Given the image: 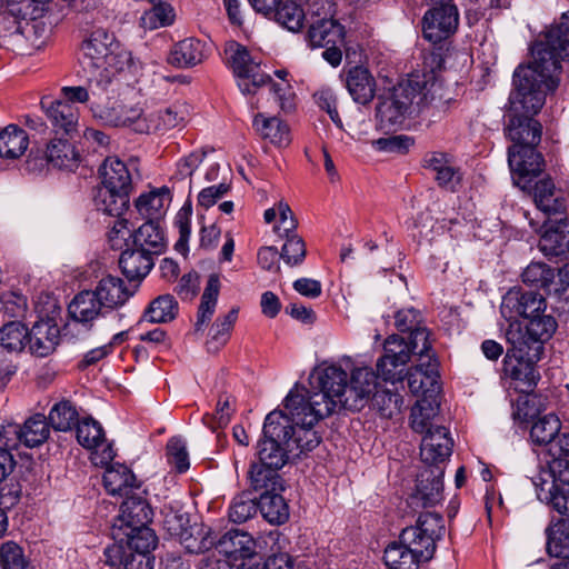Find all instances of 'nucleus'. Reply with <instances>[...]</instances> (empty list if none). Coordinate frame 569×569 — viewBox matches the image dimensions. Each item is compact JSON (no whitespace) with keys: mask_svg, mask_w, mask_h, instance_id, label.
Here are the masks:
<instances>
[{"mask_svg":"<svg viewBox=\"0 0 569 569\" xmlns=\"http://www.w3.org/2000/svg\"><path fill=\"white\" fill-rule=\"evenodd\" d=\"M513 87L509 96L510 110L506 127L508 138L513 142L509 149L537 147L541 140L542 126L533 117L540 111L546 96L556 89H549L541 78L533 76L529 79L517 77L513 72Z\"/></svg>","mask_w":569,"mask_h":569,"instance_id":"obj_1","label":"nucleus"},{"mask_svg":"<svg viewBox=\"0 0 569 569\" xmlns=\"http://www.w3.org/2000/svg\"><path fill=\"white\" fill-rule=\"evenodd\" d=\"M80 63L92 74V93L96 94L101 87L116 86L117 76L131 67L132 54L113 32L97 28L81 43Z\"/></svg>","mask_w":569,"mask_h":569,"instance_id":"obj_2","label":"nucleus"},{"mask_svg":"<svg viewBox=\"0 0 569 569\" xmlns=\"http://www.w3.org/2000/svg\"><path fill=\"white\" fill-rule=\"evenodd\" d=\"M316 379L318 392L326 396L327 402H332L335 410H361L378 390V373L369 367L353 369L348 382V375L341 367L328 365L318 369Z\"/></svg>","mask_w":569,"mask_h":569,"instance_id":"obj_3","label":"nucleus"},{"mask_svg":"<svg viewBox=\"0 0 569 569\" xmlns=\"http://www.w3.org/2000/svg\"><path fill=\"white\" fill-rule=\"evenodd\" d=\"M532 61L516 68L517 77L537 76L549 89H557L560 82L561 61L569 57V10L531 46Z\"/></svg>","mask_w":569,"mask_h":569,"instance_id":"obj_4","label":"nucleus"},{"mask_svg":"<svg viewBox=\"0 0 569 569\" xmlns=\"http://www.w3.org/2000/svg\"><path fill=\"white\" fill-rule=\"evenodd\" d=\"M284 409L290 452L299 450L303 453L318 447L321 437L313 427L335 411L332 402H327L326 396L319 392L307 398L303 393L291 390L284 399Z\"/></svg>","mask_w":569,"mask_h":569,"instance_id":"obj_5","label":"nucleus"},{"mask_svg":"<svg viewBox=\"0 0 569 569\" xmlns=\"http://www.w3.org/2000/svg\"><path fill=\"white\" fill-rule=\"evenodd\" d=\"M181 546L190 555L204 553L217 549L231 558L254 559L267 548L264 536H178Z\"/></svg>","mask_w":569,"mask_h":569,"instance_id":"obj_6","label":"nucleus"},{"mask_svg":"<svg viewBox=\"0 0 569 569\" xmlns=\"http://www.w3.org/2000/svg\"><path fill=\"white\" fill-rule=\"evenodd\" d=\"M289 430L282 411L273 410L267 415L262 428V438L258 442L257 460L262 466L282 469L288 460L290 447Z\"/></svg>","mask_w":569,"mask_h":569,"instance_id":"obj_7","label":"nucleus"},{"mask_svg":"<svg viewBox=\"0 0 569 569\" xmlns=\"http://www.w3.org/2000/svg\"><path fill=\"white\" fill-rule=\"evenodd\" d=\"M224 54L241 93H259L269 81V74L261 72L260 64L253 60L248 49L237 41H229L226 43Z\"/></svg>","mask_w":569,"mask_h":569,"instance_id":"obj_8","label":"nucleus"},{"mask_svg":"<svg viewBox=\"0 0 569 569\" xmlns=\"http://www.w3.org/2000/svg\"><path fill=\"white\" fill-rule=\"evenodd\" d=\"M507 340L511 348L507 350L503 359L506 375L522 382L528 389L535 388L539 380L535 362L539 360L540 352L527 348V342L520 341L515 333H507Z\"/></svg>","mask_w":569,"mask_h":569,"instance_id":"obj_9","label":"nucleus"},{"mask_svg":"<svg viewBox=\"0 0 569 569\" xmlns=\"http://www.w3.org/2000/svg\"><path fill=\"white\" fill-rule=\"evenodd\" d=\"M77 440L86 449L90 450V460L94 466L110 463L116 452L112 443L104 437L102 426L92 418H84L77 423Z\"/></svg>","mask_w":569,"mask_h":569,"instance_id":"obj_10","label":"nucleus"},{"mask_svg":"<svg viewBox=\"0 0 569 569\" xmlns=\"http://www.w3.org/2000/svg\"><path fill=\"white\" fill-rule=\"evenodd\" d=\"M144 493H138L126 498L121 505L113 528L128 530L127 533H154L150 528L153 519V510L143 498Z\"/></svg>","mask_w":569,"mask_h":569,"instance_id":"obj_11","label":"nucleus"},{"mask_svg":"<svg viewBox=\"0 0 569 569\" xmlns=\"http://www.w3.org/2000/svg\"><path fill=\"white\" fill-rule=\"evenodd\" d=\"M408 350L403 338L397 335L389 336L383 345V356L376 365L378 376L392 385L402 381V372L410 360Z\"/></svg>","mask_w":569,"mask_h":569,"instance_id":"obj_12","label":"nucleus"},{"mask_svg":"<svg viewBox=\"0 0 569 569\" xmlns=\"http://www.w3.org/2000/svg\"><path fill=\"white\" fill-rule=\"evenodd\" d=\"M458 21V10L451 2L432 4L423 16V37L435 44L441 42L455 32Z\"/></svg>","mask_w":569,"mask_h":569,"instance_id":"obj_13","label":"nucleus"},{"mask_svg":"<svg viewBox=\"0 0 569 569\" xmlns=\"http://www.w3.org/2000/svg\"><path fill=\"white\" fill-rule=\"evenodd\" d=\"M540 251L548 257L567 259L569 257V220L561 219L549 226L540 237ZM561 281L569 286V263L559 271Z\"/></svg>","mask_w":569,"mask_h":569,"instance_id":"obj_14","label":"nucleus"},{"mask_svg":"<svg viewBox=\"0 0 569 569\" xmlns=\"http://www.w3.org/2000/svg\"><path fill=\"white\" fill-rule=\"evenodd\" d=\"M93 290H82L77 293L68 306V312L71 322L68 325L69 330H83L86 333L91 331L93 322L106 317L107 313Z\"/></svg>","mask_w":569,"mask_h":569,"instance_id":"obj_15","label":"nucleus"},{"mask_svg":"<svg viewBox=\"0 0 569 569\" xmlns=\"http://www.w3.org/2000/svg\"><path fill=\"white\" fill-rule=\"evenodd\" d=\"M412 99L403 90H393L389 96L379 98L376 118L382 130H396L406 120Z\"/></svg>","mask_w":569,"mask_h":569,"instance_id":"obj_16","label":"nucleus"},{"mask_svg":"<svg viewBox=\"0 0 569 569\" xmlns=\"http://www.w3.org/2000/svg\"><path fill=\"white\" fill-rule=\"evenodd\" d=\"M557 329V322L552 316L540 313L528 319V322L521 327L510 329L507 333H515L520 341L527 342V348L541 352L543 342L548 341Z\"/></svg>","mask_w":569,"mask_h":569,"instance_id":"obj_17","label":"nucleus"},{"mask_svg":"<svg viewBox=\"0 0 569 569\" xmlns=\"http://www.w3.org/2000/svg\"><path fill=\"white\" fill-rule=\"evenodd\" d=\"M452 447L453 440L446 427L436 426L435 428H429L420 446L421 460L436 468L450 458Z\"/></svg>","mask_w":569,"mask_h":569,"instance_id":"obj_18","label":"nucleus"},{"mask_svg":"<svg viewBox=\"0 0 569 569\" xmlns=\"http://www.w3.org/2000/svg\"><path fill=\"white\" fill-rule=\"evenodd\" d=\"M103 486L111 496L130 497L138 493H147L129 467L122 463L104 465Z\"/></svg>","mask_w":569,"mask_h":569,"instance_id":"obj_19","label":"nucleus"},{"mask_svg":"<svg viewBox=\"0 0 569 569\" xmlns=\"http://www.w3.org/2000/svg\"><path fill=\"white\" fill-rule=\"evenodd\" d=\"M0 432L4 433V438L10 442L16 441V447L19 442H23L26 447L33 448L43 443L49 437V425L43 415H34L30 417L23 425H8L2 427Z\"/></svg>","mask_w":569,"mask_h":569,"instance_id":"obj_20","label":"nucleus"},{"mask_svg":"<svg viewBox=\"0 0 569 569\" xmlns=\"http://www.w3.org/2000/svg\"><path fill=\"white\" fill-rule=\"evenodd\" d=\"M546 310L545 298L536 292H509L501 302V313L508 319L522 317L530 319Z\"/></svg>","mask_w":569,"mask_h":569,"instance_id":"obj_21","label":"nucleus"},{"mask_svg":"<svg viewBox=\"0 0 569 569\" xmlns=\"http://www.w3.org/2000/svg\"><path fill=\"white\" fill-rule=\"evenodd\" d=\"M93 291L100 301L99 306L109 315L129 301L136 292V287L129 288L121 278L107 276L99 280Z\"/></svg>","mask_w":569,"mask_h":569,"instance_id":"obj_22","label":"nucleus"},{"mask_svg":"<svg viewBox=\"0 0 569 569\" xmlns=\"http://www.w3.org/2000/svg\"><path fill=\"white\" fill-rule=\"evenodd\" d=\"M443 470L440 467L422 471L411 495V503L423 508L439 503L443 496Z\"/></svg>","mask_w":569,"mask_h":569,"instance_id":"obj_23","label":"nucleus"},{"mask_svg":"<svg viewBox=\"0 0 569 569\" xmlns=\"http://www.w3.org/2000/svg\"><path fill=\"white\" fill-rule=\"evenodd\" d=\"M308 46L312 49L330 44H345V27L332 18H322L312 22L306 36Z\"/></svg>","mask_w":569,"mask_h":569,"instance_id":"obj_24","label":"nucleus"},{"mask_svg":"<svg viewBox=\"0 0 569 569\" xmlns=\"http://www.w3.org/2000/svg\"><path fill=\"white\" fill-rule=\"evenodd\" d=\"M41 106L57 133L62 131L69 136L77 130L80 116L78 107L62 100L51 101L49 106L41 100Z\"/></svg>","mask_w":569,"mask_h":569,"instance_id":"obj_25","label":"nucleus"},{"mask_svg":"<svg viewBox=\"0 0 569 569\" xmlns=\"http://www.w3.org/2000/svg\"><path fill=\"white\" fill-rule=\"evenodd\" d=\"M537 147L508 149L510 170L521 179L537 177L543 169V158Z\"/></svg>","mask_w":569,"mask_h":569,"instance_id":"obj_26","label":"nucleus"},{"mask_svg":"<svg viewBox=\"0 0 569 569\" xmlns=\"http://www.w3.org/2000/svg\"><path fill=\"white\" fill-rule=\"evenodd\" d=\"M207 57L206 43L196 38H186L170 50L168 62L178 68H191Z\"/></svg>","mask_w":569,"mask_h":569,"instance_id":"obj_27","label":"nucleus"},{"mask_svg":"<svg viewBox=\"0 0 569 569\" xmlns=\"http://www.w3.org/2000/svg\"><path fill=\"white\" fill-rule=\"evenodd\" d=\"M101 184L106 188L116 189L130 196L132 190V178L128 167L118 158H107L100 167ZM120 198V194H116Z\"/></svg>","mask_w":569,"mask_h":569,"instance_id":"obj_28","label":"nucleus"},{"mask_svg":"<svg viewBox=\"0 0 569 569\" xmlns=\"http://www.w3.org/2000/svg\"><path fill=\"white\" fill-rule=\"evenodd\" d=\"M252 127L262 139L277 147H287L291 141L288 124L278 117H267L258 112L253 116Z\"/></svg>","mask_w":569,"mask_h":569,"instance_id":"obj_29","label":"nucleus"},{"mask_svg":"<svg viewBox=\"0 0 569 569\" xmlns=\"http://www.w3.org/2000/svg\"><path fill=\"white\" fill-rule=\"evenodd\" d=\"M46 158L53 167L69 171L76 170L80 163L79 151L72 142L62 137L49 141Z\"/></svg>","mask_w":569,"mask_h":569,"instance_id":"obj_30","label":"nucleus"},{"mask_svg":"<svg viewBox=\"0 0 569 569\" xmlns=\"http://www.w3.org/2000/svg\"><path fill=\"white\" fill-rule=\"evenodd\" d=\"M438 378V363L429 359L427 365L420 363L408 370L406 375L408 388L415 396L427 398L428 392H433Z\"/></svg>","mask_w":569,"mask_h":569,"instance_id":"obj_31","label":"nucleus"},{"mask_svg":"<svg viewBox=\"0 0 569 569\" xmlns=\"http://www.w3.org/2000/svg\"><path fill=\"white\" fill-rule=\"evenodd\" d=\"M153 264V257L137 247L126 249L119 258V267L129 281L142 280Z\"/></svg>","mask_w":569,"mask_h":569,"instance_id":"obj_32","label":"nucleus"},{"mask_svg":"<svg viewBox=\"0 0 569 569\" xmlns=\"http://www.w3.org/2000/svg\"><path fill=\"white\" fill-rule=\"evenodd\" d=\"M347 89L355 102L367 104L375 97L376 81L367 68L356 66L347 74Z\"/></svg>","mask_w":569,"mask_h":569,"instance_id":"obj_33","label":"nucleus"},{"mask_svg":"<svg viewBox=\"0 0 569 569\" xmlns=\"http://www.w3.org/2000/svg\"><path fill=\"white\" fill-rule=\"evenodd\" d=\"M171 200L170 189L162 186L140 194L134 204L142 217L153 221V219H158L166 213Z\"/></svg>","mask_w":569,"mask_h":569,"instance_id":"obj_34","label":"nucleus"},{"mask_svg":"<svg viewBox=\"0 0 569 569\" xmlns=\"http://www.w3.org/2000/svg\"><path fill=\"white\" fill-rule=\"evenodd\" d=\"M133 246L149 253L159 256L167 248L163 230L152 220H148L132 234Z\"/></svg>","mask_w":569,"mask_h":569,"instance_id":"obj_35","label":"nucleus"},{"mask_svg":"<svg viewBox=\"0 0 569 569\" xmlns=\"http://www.w3.org/2000/svg\"><path fill=\"white\" fill-rule=\"evenodd\" d=\"M279 471L252 461L249 469L250 488L259 496L272 491H283V479Z\"/></svg>","mask_w":569,"mask_h":569,"instance_id":"obj_36","label":"nucleus"},{"mask_svg":"<svg viewBox=\"0 0 569 569\" xmlns=\"http://www.w3.org/2000/svg\"><path fill=\"white\" fill-rule=\"evenodd\" d=\"M533 200L537 208L548 216L561 213L566 208L563 197L556 190L555 183L550 178L536 182Z\"/></svg>","mask_w":569,"mask_h":569,"instance_id":"obj_37","label":"nucleus"},{"mask_svg":"<svg viewBox=\"0 0 569 569\" xmlns=\"http://www.w3.org/2000/svg\"><path fill=\"white\" fill-rule=\"evenodd\" d=\"M29 146V137L26 131L16 124L7 126L0 132V157L17 159L21 157Z\"/></svg>","mask_w":569,"mask_h":569,"instance_id":"obj_38","label":"nucleus"},{"mask_svg":"<svg viewBox=\"0 0 569 569\" xmlns=\"http://www.w3.org/2000/svg\"><path fill=\"white\" fill-rule=\"evenodd\" d=\"M111 94L112 93H108V98L104 94L101 99L91 101V112L93 117L111 127H120L121 123H130L129 118H122L128 107L117 101H111Z\"/></svg>","mask_w":569,"mask_h":569,"instance_id":"obj_39","label":"nucleus"},{"mask_svg":"<svg viewBox=\"0 0 569 569\" xmlns=\"http://www.w3.org/2000/svg\"><path fill=\"white\" fill-rule=\"evenodd\" d=\"M220 291V278L218 274L212 273L209 276L207 286L201 296L200 306L197 313L196 330H203L204 326L211 320Z\"/></svg>","mask_w":569,"mask_h":569,"instance_id":"obj_40","label":"nucleus"},{"mask_svg":"<svg viewBox=\"0 0 569 569\" xmlns=\"http://www.w3.org/2000/svg\"><path fill=\"white\" fill-rule=\"evenodd\" d=\"M282 491H272L259 496L258 509L271 525H282L289 519V507L281 496Z\"/></svg>","mask_w":569,"mask_h":569,"instance_id":"obj_41","label":"nucleus"},{"mask_svg":"<svg viewBox=\"0 0 569 569\" xmlns=\"http://www.w3.org/2000/svg\"><path fill=\"white\" fill-rule=\"evenodd\" d=\"M116 192V189L102 184L98 187L93 198L96 209L111 217H120L129 206V194L119 191L118 198Z\"/></svg>","mask_w":569,"mask_h":569,"instance_id":"obj_42","label":"nucleus"},{"mask_svg":"<svg viewBox=\"0 0 569 569\" xmlns=\"http://www.w3.org/2000/svg\"><path fill=\"white\" fill-rule=\"evenodd\" d=\"M188 114L187 108L180 103H173L149 113L150 133L166 131L179 126Z\"/></svg>","mask_w":569,"mask_h":569,"instance_id":"obj_43","label":"nucleus"},{"mask_svg":"<svg viewBox=\"0 0 569 569\" xmlns=\"http://www.w3.org/2000/svg\"><path fill=\"white\" fill-rule=\"evenodd\" d=\"M198 517L191 516L190 513L181 509H170L164 515L163 527L167 533H212L210 528L206 529L203 525L197 529Z\"/></svg>","mask_w":569,"mask_h":569,"instance_id":"obj_44","label":"nucleus"},{"mask_svg":"<svg viewBox=\"0 0 569 569\" xmlns=\"http://www.w3.org/2000/svg\"><path fill=\"white\" fill-rule=\"evenodd\" d=\"M238 318V309L233 308L222 317H218L209 331L207 350L219 351L230 339L231 331Z\"/></svg>","mask_w":569,"mask_h":569,"instance_id":"obj_45","label":"nucleus"},{"mask_svg":"<svg viewBox=\"0 0 569 569\" xmlns=\"http://www.w3.org/2000/svg\"><path fill=\"white\" fill-rule=\"evenodd\" d=\"M274 74L281 82H274L269 76V81L264 83L263 88H268L269 93L273 97L279 108L286 112L291 111L296 107V93L292 86L287 80L288 71L284 69L277 70Z\"/></svg>","mask_w":569,"mask_h":569,"instance_id":"obj_46","label":"nucleus"},{"mask_svg":"<svg viewBox=\"0 0 569 569\" xmlns=\"http://www.w3.org/2000/svg\"><path fill=\"white\" fill-rule=\"evenodd\" d=\"M178 302L171 295H162L153 299L143 313V320L150 323L169 322L178 315Z\"/></svg>","mask_w":569,"mask_h":569,"instance_id":"obj_47","label":"nucleus"},{"mask_svg":"<svg viewBox=\"0 0 569 569\" xmlns=\"http://www.w3.org/2000/svg\"><path fill=\"white\" fill-rule=\"evenodd\" d=\"M48 420L53 429L69 431L79 422V413L69 400H61L51 408Z\"/></svg>","mask_w":569,"mask_h":569,"instance_id":"obj_48","label":"nucleus"},{"mask_svg":"<svg viewBox=\"0 0 569 569\" xmlns=\"http://www.w3.org/2000/svg\"><path fill=\"white\" fill-rule=\"evenodd\" d=\"M560 428L559 418L553 413H548L535 421L530 429V438L536 445L549 447Z\"/></svg>","mask_w":569,"mask_h":569,"instance_id":"obj_49","label":"nucleus"},{"mask_svg":"<svg viewBox=\"0 0 569 569\" xmlns=\"http://www.w3.org/2000/svg\"><path fill=\"white\" fill-rule=\"evenodd\" d=\"M372 407L383 418H392L399 415L403 407L402 396L390 389H378L371 398Z\"/></svg>","mask_w":569,"mask_h":569,"instance_id":"obj_50","label":"nucleus"},{"mask_svg":"<svg viewBox=\"0 0 569 569\" xmlns=\"http://www.w3.org/2000/svg\"><path fill=\"white\" fill-rule=\"evenodd\" d=\"M92 74H90L88 80V87L83 86H66L61 88V96L63 97L64 102L69 103H86L89 102L91 106V101L96 99H101L102 96H107L108 93H114V87H101V91L99 93H92Z\"/></svg>","mask_w":569,"mask_h":569,"instance_id":"obj_51","label":"nucleus"},{"mask_svg":"<svg viewBox=\"0 0 569 569\" xmlns=\"http://www.w3.org/2000/svg\"><path fill=\"white\" fill-rule=\"evenodd\" d=\"M271 18H274L280 26L289 31L297 32L303 26L305 12L303 9L293 1H281Z\"/></svg>","mask_w":569,"mask_h":569,"instance_id":"obj_52","label":"nucleus"},{"mask_svg":"<svg viewBox=\"0 0 569 569\" xmlns=\"http://www.w3.org/2000/svg\"><path fill=\"white\" fill-rule=\"evenodd\" d=\"M438 413V406L433 405L428 398L417 400L411 409L410 426L413 431L422 433L427 432L429 428H435L431 420Z\"/></svg>","mask_w":569,"mask_h":569,"instance_id":"obj_53","label":"nucleus"},{"mask_svg":"<svg viewBox=\"0 0 569 569\" xmlns=\"http://www.w3.org/2000/svg\"><path fill=\"white\" fill-rule=\"evenodd\" d=\"M1 569H37L24 550L13 541L4 542L0 548Z\"/></svg>","mask_w":569,"mask_h":569,"instance_id":"obj_54","label":"nucleus"},{"mask_svg":"<svg viewBox=\"0 0 569 569\" xmlns=\"http://www.w3.org/2000/svg\"><path fill=\"white\" fill-rule=\"evenodd\" d=\"M174 21L173 8L166 2H159L147 10L140 18V24L148 30L170 26Z\"/></svg>","mask_w":569,"mask_h":569,"instance_id":"obj_55","label":"nucleus"},{"mask_svg":"<svg viewBox=\"0 0 569 569\" xmlns=\"http://www.w3.org/2000/svg\"><path fill=\"white\" fill-rule=\"evenodd\" d=\"M28 338V328L20 321H11L0 329V345L8 351H21Z\"/></svg>","mask_w":569,"mask_h":569,"instance_id":"obj_56","label":"nucleus"},{"mask_svg":"<svg viewBox=\"0 0 569 569\" xmlns=\"http://www.w3.org/2000/svg\"><path fill=\"white\" fill-rule=\"evenodd\" d=\"M522 281L537 289L548 288L553 279L555 271L543 262H531L521 274Z\"/></svg>","mask_w":569,"mask_h":569,"instance_id":"obj_57","label":"nucleus"},{"mask_svg":"<svg viewBox=\"0 0 569 569\" xmlns=\"http://www.w3.org/2000/svg\"><path fill=\"white\" fill-rule=\"evenodd\" d=\"M167 461L179 473H184L189 467V455L183 439L172 437L167 443Z\"/></svg>","mask_w":569,"mask_h":569,"instance_id":"obj_58","label":"nucleus"},{"mask_svg":"<svg viewBox=\"0 0 569 569\" xmlns=\"http://www.w3.org/2000/svg\"><path fill=\"white\" fill-rule=\"evenodd\" d=\"M282 238H284L286 241L282 246L280 258L290 267L302 263L306 257V244L303 239L297 233L283 236Z\"/></svg>","mask_w":569,"mask_h":569,"instance_id":"obj_59","label":"nucleus"},{"mask_svg":"<svg viewBox=\"0 0 569 569\" xmlns=\"http://www.w3.org/2000/svg\"><path fill=\"white\" fill-rule=\"evenodd\" d=\"M274 536H264L263 541L267 548L261 557L251 559V562H259L261 569H293V559L288 553L268 555L270 542L274 543Z\"/></svg>","mask_w":569,"mask_h":569,"instance_id":"obj_60","label":"nucleus"},{"mask_svg":"<svg viewBox=\"0 0 569 569\" xmlns=\"http://www.w3.org/2000/svg\"><path fill=\"white\" fill-rule=\"evenodd\" d=\"M258 511V503L244 495L233 498L229 507V519L233 523H242L252 518Z\"/></svg>","mask_w":569,"mask_h":569,"instance_id":"obj_61","label":"nucleus"},{"mask_svg":"<svg viewBox=\"0 0 569 569\" xmlns=\"http://www.w3.org/2000/svg\"><path fill=\"white\" fill-rule=\"evenodd\" d=\"M405 342L409 349V358L411 355H417L420 357V359L422 357H427L428 360L431 359L429 356V351L431 350L429 332L421 325L409 332V339L408 341L405 340Z\"/></svg>","mask_w":569,"mask_h":569,"instance_id":"obj_62","label":"nucleus"},{"mask_svg":"<svg viewBox=\"0 0 569 569\" xmlns=\"http://www.w3.org/2000/svg\"><path fill=\"white\" fill-rule=\"evenodd\" d=\"M415 139L407 134L379 138L372 142L376 150L381 152L406 153L413 146Z\"/></svg>","mask_w":569,"mask_h":569,"instance_id":"obj_63","label":"nucleus"},{"mask_svg":"<svg viewBox=\"0 0 569 569\" xmlns=\"http://www.w3.org/2000/svg\"><path fill=\"white\" fill-rule=\"evenodd\" d=\"M545 500L559 515L569 517V486H551Z\"/></svg>","mask_w":569,"mask_h":569,"instance_id":"obj_64","label":"nucleus"}]
</instances>
